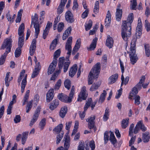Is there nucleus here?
I'll return each instance as SVG.
<instances>
[{"label":"nucleus","mask_w":150,"mask_h":150,"mask_svg":"<svg viewBox=\"0 0 150 150\" xmlns=\"http://www.w3.org/2000/svg\"><path fill=\"white\" fill-rule=\"evenodd\" d=\"M12 40L11 38H7L4 41L1 46V49H4L6 47V50L3 54L2 55L0 58V65H2L4 63L6 58L7 54L11 51L12 46Z\"/></svg>","instance_id":"f257e3e1"},{"label":"nucleus","mask_w":150,"mask_h":150,"mask_svg":"<svg viewBox=\"0 0 150 150\" xmlns=\"http://www.w3.org/2000/svg\"><path fill=\"white\" fill-rule=\"evenodd\" d=\"M131 24L126 21H123L122 25L121 35L125 41H127L131 35Z\"/></svg>","instance_id":"f03ea898"},{"label":"nucleus","mask_w":150,"mask_h":150,"mask_svg":"<svg viewBox=\"0 0 150 150\" xmlns=\"http://www.w3.org/2000/svg\"><path fill=\"white\" fill-rule=\"evenodd\" d=\"M64 57H60L59 59V62L58 64V67L59 70L56 71L52 75V77L50 78V80H54L60 73L61 69L63 67L64 65V72H66L68 70L69 66L70 64L69 62H65L64 63Z\"/></svg>","instance_id":"7ed1b4c3"},{"label":"nucleus","mask_w":150,"mask_h":150,"mask_svg":"<svg viewBox=\"0 0 150 150\" xmlns=\"http://www.w3.org/2000/svg\"><path fill=\"white\" fill-rule=\"evenodd\" d=\"M100 68V63H97L91 69L88 77L89 85L93 83V80L94 78L96 79L98 77Z\"/></svg>","instance_id":"20e7f679"},{"label":"nucleus","mask_w":150,"mask_h":150,"mask_svg":"<svg viewBox=\"0 0 150 150\" xmlns=\"http://www.w3.org/2000/svg\"><path fill=\"white\" fill-rule=\"evenodd\" d=\"M38 15L35 13L34 16L32 17L31 24L30 27L32 26V24H34V27L35 30V35L36 38H38V34L40 33V25L38 21Z\"/></svg>","instance_id":"39448f33"},{"label":"nucleus","mask_w":150,"mask_h":150,"mask_svg":"<svg viewBox=\"0 0 150 150\" xmlns=\"http://www.w3.org/2000/svg\"><path fill=\"white\" fill-rule=\"evenodd\" d=\"M72 38L71 37L69 38L65 45V50L68 51L67 53L68 56L66 57L67 60L69 61V58L71 52V46Z\"/></svg>","instance_id":"423d86ee"},{"label":"nucleus","mask_w":150,"mask_h":150,"mask_svg":"<svg viewBox=\"0 0 150 150\" xmlns=\"http://www.w3.org/2000/svg\"><path fill=\"white\" fill-rule=\"evenodd\" d=\"M41 109V108L40 106H38L37 107L36 110L35 112L30 123L29 126H32L37 120L40 114Z\"/></svg>","instance_id":"0eeeda50"},{"label":"nucleus","mask_w":150,"mask_h":150,"mask_svg":"<svg viewBox=\"0 0 150 150\" xmlns=\"http://www.w3.org/2000/svg\"><path fill=\"white\" fill-rule=\"evenodd\" d=\"M58 99L61 101L66 103H69L71 101L73 97L69 95V96L64 94L61 93L58 96Z\"/></svg>","instance_id":"6e6552de"},{"label":"nucleus","mask_w":150,"mask_h":150,"mask_svg":"<svg viewBox=\"0 0 150 150\" xmlns=\"http://www.w3.org/2000/svg\"><path fill=\"white\" fill-rule=\"evenodd\" d=\"M86 87L83 86L81 88V91L79 95V98H78L77 101L81 102L82 100H85L87 97L88 95L86 93Z\"/></svg>","instance_id":"1a4fd4ad"},{"label":"nucleus","mask_w":150,"mask_h":150,"mask_svg":"<svg viewBox=\"0 0 150 150\" xmlns=\"http://www.w3.org/2000/svg\"><path fill=\"white\" fill-rule=\"evenodd\" d=\"M129 57L131 64H134L138 59L137 54H136V50H130Z\"/></svg>","instance_id":"9d476101"},{"label":"nucleus","mask_w":150,"mask_h":150,"mask_svg":"<svg viewBox=\"0 0 150 150\" xmlns=\"http://www.w3.org/2000/svg\"><path fill=\"white\" fill-rule=\"evenodd\" d=\"M97 103V101L94 102H92V100L91 98H90L88 99V101H86V104L84 107V111L86 112L88 108L91 106V110H93Z\"/></svg>","instance_id":"9b49d317"},{"label":"nucleus","mask_w":150,"mask_h":150,"mask_svg":"<svg viewBox=\"0 0 150 150\" xmlns=\"http://www.w3.org/2000/svg\"><path fill=\"white\" fill-rule=\"evenodd\" d=\"M65 18L66 20L69 23H72L74 21V16L70 11H68L66 12L65 15Z\"/></svg>","instance_id":"f8f14e48"},{"label":"nucleus","mask_w":150,"mask_h":150,"mask_svg":"<svg viewBox=\"0 0 150 150\" xmlns=\"http://www.w3.org/2000/svg\"><path fill=\"white\" fill-rule=\"evenodd\" d=\"M57 61L56 59L53 60L52 63L50 65L48 69L47 74H51L55 70L57 64Z\"/></svg>","instance_id":"ddd939ff"},{"label":"nucleus","mask_w":150,"mask_h":150,"mask_svg":"<svg viewBox=\"0 0 150 150\" xmlns=\"http://www.w3.org/2000/svg\"><path fill=\"white\" fill-rule=\"evenodd\" d=\"M64 138L65 139L64 148L63 147H60L58 148L61 149L62 150H68L70 144V140L69 137L68 136L65 135Z\"/></svg>","instance_id":"4468645a"},{"label":"nucleus","mask_w":150,"mask_h":150,"mask_svg":"<svg viewBox=\"0 0 150 150\" xmlns=\"http://www.w3.org/2000/svg\"><path fill=\"white\" fill-rule=\"evenodd\" d=\"M95 117H96L92 115L86 120V122H88V127L90 129H91L94 127L95 125L94 120L95 119Z\"/></svg>","instance_id":"2eb2a0df"},{"label":"nucleus","mask_w":150,"mask_h":150,"mask_svg":"<svg viewBox=\"0 0 150 150\" xmlns=\"http://www.w3.org/2000/svg\"><path fill=\"white\" fill-rule=\"evenodd\" d=\"M67 0H61L60 5L58 6L57 13L58 14H61L63 11L64 6Z\"/></svg>","instance_id":"dca6fc26"},{"label":"nucleus","mask_w":150,"mask_h":150,"mask_svg":"<svg viewBox=\"0 0 150 150\" xmlns=\"http://www.w3.org/2000/svg\"><path fill=\"white\" fill-rule=\"evenodd\" d=\"M36 40L35 39H33L30 48V55H33L36 48Z\"/></svg>","instance_id":"f3484780"},{"label":"nucleus","mask_w":150,"mask_h":150,"mask_svg":"<svg viewBox=\"0 0 150 150\" xmlns=\"http://www.w3.org/2000/svg\"><path fill=\"white\" fill-rule=\"evenodd\" d=\"M142 23H138L136 29V36L137 38H140V36L142 35Z\"/></svg>","instance_id":"a211bd4d"},{"label":"nucleus","mask_w":150,"mask_h":150,"mask_svg":"<svg viewBox=\"0 0 150 150\" xmlns=\"http://www.w3.org/2000/svg\"><path fill=\"white\" fill-rule=\"evenodd\" d=\"M54 90L51 89L49 90L46 94V100L47 102L51 101L54 97Z\"/></svg>","instance_id":"6ab92c4d"},{"label":"nucleus","mask_w":150,"mask_h":150,"mask_svg":"<svg viewBox=\"0 0 150 150\" xmlns=\"http://www.w3.org/2000/svg\"><path fill=\"white\" fill-rule=\"evenodd\" d=\"M111 15L109 11H108L106 15V18L105 20V26L108 27L110 24L111 21Z\"/></svg>","instance_id":"aec40b11"},{"label":"nucleus","mask_w":150,"mask_h":150,"mask_svg":"<svg viewBox=\"0 0 150 150\" xmlns=\"http://www.w3.org/2000/svg\"><path fill=\"white\" fill-rule=\"evenodd\" d=\"M72 30V28L71 26L69 27L64 32L62 36V39L65 40L70 34Z\"/></svg>","instance_id":"412c9836"},{"label":"nucleus","mask_w":150,"mask_h":150,"mask_svg":"<svg viewBox=\"0 0 150 150\" xmlns=\"http://www.w3.org/2000/svg\"><path fill=\"white\" fill-rule=\"evenodd\" d=\"M77 68L76 64H75L71 68L69 73L70 76L72 77L75 75L77 71Z\"/></svg>","instance_id":"4be33fe9"},{"label":"nucleus","mask_w":150,"mask_h":150,"mask_svg":"<svg viewBox=\"0 0 150 150\" xmlns=\"http://www.w3.org/2000/svg\"><path fill=\"white\" fill-rule=\"evenodd\" d=\"M59 104V101L58 100H53L50 104V109L52 110L56 108Z\"/></svg>","instance_id":"5701e85b"},{"label":"nucleus","mask_w":150,"mask_h":150,"mask_svg":"<svg viewBox=\"0 0 150 150\" xmlns=\"http://www.w3.org/2000/svg\"><path fill=\"white\" fill-rule=\"evenodd\" d=\"M118 77V74H117L112 75L109 78L108 83L111 84L114 83L117 79Z\"/></svg>","instance_id":"b1692460"},{"label":"nucleus","mask_w":150,"mask_h":150,"mask_svg":"<svg viewBox=\"0 0 150 150\" xmlns=\"http://www.w3.org/2000/svg\"><path fill=\"white\" fill-rule=\"evenodd\" d=\"M150 137L148 132H146L142 134V140L144 143H147L149 141Z\"/></svg>","instance_id":"393cba45"},{"label":"nucleus","mask_w":150,"mask_h":150,"mask_svg":"<svg viewBox=\"0 0 150 150\" xmlns=\"http://www.w3.org/2000/svg\"><path fill=\"white\" fill-rule=\"evenodd\" d=\"M27 74H25L24 78L22 81L21 90V91L22 93L24 92L25 86L27 84Z\"/></svg>","instance_id":"a878e982"},{"label":"nucleus","mask_w":150,"mask_h":150,"mask_svg":"<svg viewBox=\"0 0 150 150\" xmlns=\"http://www.w3.org/2000/svg\"><path fill=\"white\" fill-rule=\"evenodd\" d=\"M97 39L95 38L93 40V41L90 45V47L88 48V50H92L94 49L96 47V42L97 41Z\"/></svg>","instance_id":"bb28decb"},{"label":"nucleus","mask_w":150,"mask_h":150,"mask_svg":"<svg viewBox=\"0 0 150 150\" xmlns=\"http://www.w3.org/2000/svg\"><path fill=\"white\" fill-rule=\"evenodd\" d=\"M122 11L121 9L117 8L116 12V19L118 21H120L122 17Z\"/></svg>","instance_id":"cd10ccee"},{"label":"nucleus","mask_w":150,"mask_h":150,"mask_svg":"<svg viewBox=\"0 0 150 150\" xmlns=\"http://www.w3.org/2000/svg\"><path fill=\"white\" fill-rule=\"evenodd\" d=\"M67 108L66 106L62 107L61 109L59 112V116L61 117L64 118L66 114L67 111Z\"/></svg>","instance_id":"c85d7f7f"},{"label":"nucleus","mask_w":150,"mask_h":150,"mask_svg":"<svg viewBox=\"0 0 150 150\" xmlns=\"http://www.w3.org/2000/svg\"><path fill=\"white\" fill-rule=\"evenodd\" d=\"M113 41L112 38H108L106 40V45L109 48H112L113 46Z\"/></svg>","instance_id":"c756f323"},{"label":"nucleus","mask_w":150,"mask_h":150,"mask_svg":"<svg viewBox=\"0 0 150 150\" xmlns=\"http://www.w3.org/2000/svg\"><path fill=\"white\" fill-rule=\"evenodd\" d=\"M28 132H25L22 134V136L21 138L22 144H24L25 143L28 137Z\"/></svg>","instance_id":"7c9ffc66"},{"label":"nucleus","mask_w":150,"mask_h":150,"mask_svg":"<svg viewBox=\"0 0 150 150\" xmlns=\"http://www.w3.org/2000/svg\"><path fill=\"white\" fill-rule=\"evenodd\" d=\"M137 38H133L131 41V43L130 50H136V45Z\"/></svg>","instance_id":"2f4dec72"},{"label":"nucleus","mask_w":150,"mask_h":150,"mask_svg":"<svg viewBox=\"0 0 150 150\" xmlns=\"http://www.w3.org/2000/svg\"><path fill=\"white\" fill-rule=\"evenodd\" d=\"M107 94V92L105 90L103 91V92L101 94L98 102L102 103L104 100L105 99L106 96Z\"/></svg>","instance_id":"473e14b6"},{"label":"nucleus","mask_w":150,"mask_h":150,"mask_svg":"<svg viewBox=\"0 0 150 150\" xmlns=\"http://www.w3.org/2000/svg\"><path fill=\"white\" fill-rule=\"evenodd\" d=\"M110 132L111 133L110 135V140L111 143L114 145L117 142V140L114 133L111 131Z\"/></svg>","instance_id":"72a5a7b5"},{"label":"nucleus","mask_w":150,"mask_h":150,"mask_svg":"<svg viewBox=\"0 0 150 150\" xmlns=\"http://www.w3.org/2000/svg\"><path fill=\"white\" fill-rule=\"evenodd\" d=\"M24 36H19L18 38V45L19 47L21 48L24 44Z\"/></svg>","instance_id":"f704fd0d"},{"label":"nucleus","mask_w":150,"mask_h":150,"mask_svg":"<svg viewBox=\"0 0 150 150\" xmlns=\"http://www.w3.org/2000/svg\"><path fill=\"white\" fill-rule=\"evenodd\" d=\"M63 125L62 124H60L56 126L53 130V131H55L57 134L60 133L62 130Z\"/></svg>","instance_id":"c9c22d12"},{"label":"nucleus","mask_w":150,"mask_h":150,"mask_svg":"<svg viewBox=\"0 0 150 150\" xmlns=\"http://www.w3.org/2000/svg\"><path fill=\"white\" fill-rule=\"evenodd\" d=\"M138 89L136 87H134L132 90V91L130 93V96L131 97L130 98V99H132L131 97H133L134 96H135L137 95V94L138 93Z\"/></svg>","instance_id":"e433bc0d"},{"label":"nucleus","mask_w":150,"mask_h":150,"mask_svg":"<svg viewBox=\"0 0 150 150\" xmlns=\"http://www.w3.org/2000/svg\"><path fill=\"white\" fill-rule=\"evenodd\" d=\"M144 47L146 54V56L148 57L150 54L149 46V44H146L144 45Z\"/></svg>","instance_id":"4c0bfd02"},{"label":"nucleus","mask_w":150,"mask_h":150,"mask_svg":"<svg viewBox=\"0 0 150 150\" xmlns=\"http://www.w3.org/2000/svg\"><path fill=\"white\" fill-rule=\"evenodd\" d=\"M71 81L68 79H66L64 82V85L65 87L69 90L71 86Z\"/></svg>","instance_id":"58836bf2"},{"label":"nucleus","mask_w":150,"mask_h":150,"mask_svg":"<svg viewBox=\"0 0 150 150\" xmlns=\"http://www.w3.org/2000/svg\"><path fill=\"white\" fill-rule=\"evenodd\" d=\"M46 119L45 118H43L40 122L39 124L40 128L41 129H42L46 124Z\"/></svg>","instance_id":"ea45409f"},{"label":"nucleus","mask_w":150,"mask_h":150,"mask_svg":"<svg viewBox=\"0 0 150 150\" xmlns=\"http://www.w3.org/2000/svg\"><path fill=\"white\" fill-rule=\"evenodd\" d=\"M57 42V39H55L52 41L50 46V50H53L54 49L56 46Z\"/></svg>","instance_id":"a19ab883"},{"label":"nucleus","mask_w":150,"mask_h":150,"mask_svg":"<svg viewBox=\"0 0 150 150\" xmlns=\"http://www.w3.org/2000/svg\"><path fill=\"white\" fill-rule=\"evenodd\" d=\"M99 2L98 1L95 2L94 8L93 9V12L95 14H97L99 12Z\"/></svg>","instance_id":"79ce46f5"},{"label":"nucleus","mask_w":150,"mask_h":150,"mask_svg":"<svg viewBox=\"0 0 150 150\" xmlns=\"http://www.w3.org/2000/svg\"><path fill=\"white\" fill-rule=\"evenodd\" d=\"M63 132H61L57 136L56 143L58 144L60 143L61 140L63 136Z\"/></svg>","instance_id":"37998d69"},{"label":"nucleus","mask_w":150,"mask_h":150,"mask_svg":"<svg viewBox=\"0 0 150 150\" xmlns=\"http://www.w3.org/2000/svg\"><path fill=\"white\" fill-rule=\"evenodd\" d=\"M129 119L123 120L122 122V127L123 128H125L128 125Z\"/></svg>","instance_id":"c03bdc74"},{"label":"nucleus","mask_w":150,"mask_h":150,"mask_svg":"<svg viewBox=\"0 0 150 150\" xmlns=\"http://www.w3.org/2000/svg\"><path fill=\"white\" fill-rule=\"evenodd\" d=\"M134 104L136 105H138L140 104V97L138 95L134 96Z\"/></svg>","instance_id":"a18cd8bd"},{"label":"nucleus","mask_w":150,"mask_h":150,"mask_svg":"<svg viewBox=\"0 0 150 150\" xmlns=\"http://www.w3.org/2000/svg\"><path fill=\"white\" fill-rule=\"evenodd\" d=\"M61 53L60 49H58L55 51L54 54L53 60L56 59L57 61V59L60 56Z\"/></svg>","instance_id":"49530a36"},{"label":"nucleus","mask_w":150,"mask_h":150,"mask_svg":"<svg viewBox=\"0 0 150 150\" xmlns=\"http://www.w3.org/2000/svg\"><path fill=\"white\" fill-rule=\"evenodd\" d=\"M21 48L18 47L15 50V56L16 57H18L21 55Z\"/></svg>","instance_id":"de8ad7c7"},{"label":"nucleus","mask_w":150,"mask_h":150,"mask_svg":"<svg viewBox=\"0 0 150 150\" xmlns=\"http://www.w3.org/2000/svg\"><path fill=\"white\" fill-rule=\"evenodd\" d=\"M100 86V85L97 83H93L90 89V90L91 91H95Z\"/></svg>","instance_id":"09e8293b"},{"label":"nucleus","mask_w":150,"mask_h":150,"mask_svg":"<svg viewBox=\"0 0 150 150\" xmlns=\"http://www.w3.org/2000/svg\"><path fill=\"white\" fill-rule=\"evenodd\" d=\"M134 18V15L133 13H130L127 17V20L126 21L127 22H129L131 24L133 22Z\"/></svg>","instance_id":"8fccbe9b"},{"label":"nucleus","mask_w":150,"mask_h":150,"mask_svg":"<svg viewBox=\"0 0 150 150\" xmlns=\"http://www.w3.org/2000/svg\"><path fill=\"white\" fill-rule=\"evenodd\" d=\"M92 25V22L91 20H89L88 23L85 26V30L88 31L91 29Z\"/></svg>","instance_id":"3c124183"},{"label":"nucleus","mask_w":150,"mask_h":150,"mask_svg":"<svg viewBox=\"0 0 150 150\" xmlns=\"http://www.w3.org/2000/svg\"><path fill=\"white\" fill-rule=\"evenodd\" d=\"M109 114L108 110L106 109L105 111L104 115L103 116V120L106 121L108 119Z\"/></svg>","instance_id":"603ef678"},{"label":"nucleus","mask_w":150,"mask_h":150,"mask_svg":"<svg viewBox=\"0 0 150 150\" xmlns=\"http://www.w3.org/2000/svg\"><path fill=\"white\" fill-rule=\"evenodd\" d=\"M25 73V70H23L20 73L19 77L18 78V82L19 83V85L20 84V82L22 79V77L24 76Z\"/></svg>","instance_id":"864d4df0"},{"label":"nucleus","mask_w":150,"mask_h":150,"mask_svg":"<svg viewBox=\"0 0 150 150\" xmlns=\"http://www.w3.org/2000/svg\"><path fill=\"white\" fill-rule=\"evenodd\" d=\"M134 127V125L133 124H132L130 125L129 129V135L130 136H132L133 135V129Z\"/></svg>","instance_id":"5fc2aeb1"},{"label":"nucleus","mask_w":150,"mask_h":150,"mask_svg":"<svg viewBox=\"0 0 150 150\" xmlns=\"http://www.w3.org/2000/svg\"><path fill=\"white\" fill-rule=\"evenodd\" d=\"M32 106V102L31 101H29L27 104L26 108V112L28 113L31 109Z\"/></svg>","instance_id":"6e6d98bb"},{"label":"nucleus","mask_w":150,"mask_h":150,"mask_svg":"<svg viewBox=\"0 0 150 150\" xmlns=\"http://www.w3.org/2000/svg\"><path fill=\"white\" fill-rule=\"evenodd\" d=\"M64 26V24L63 23L61 22L59 23L58 24L57 28L58 31L59 32H61L62 31V30L63 29Z\"/></svg>","instance_id":"4d7b16f0"},{"label":"nucleus","mask_w":150,"mask_h":150,"mask_svg":"<svg viewBox=\"0 0 150 150\" xmlns=\"http://www.w3.org/2000/svg\"><path fill=\"white\" fill-rule=\"evenodd\" d=\"M139 125L140 126V129L142 130L143 132H144L146 130V128L145 127L144 125L142 123V121L140 120L139 121Z\"/></svg>","instance_id":"13d9d810"},{"label":"nucleus","mask_w":150,"mask_h":150,"mask_svg":"<svg viewBox=\"0 0 150 150\" xmlns=\"http://www.w3.org/2000/svg\"><path fill=\"white\" fill-rule=\"evenodd\" d=\"M39 71H40L38 70V69H36V68H35L33 72L31 77L33 78H34L36 77L38 74Z\"/></svg>","instance_id":"bf43d9fd"},{"label":"nucleus","mask_w":150,"mask_h":150,"mask_svg":"<svg viewBox=\"0 0 150 150\" xmlns=\"http://www.w3.org/2000/svg\"><path fill=\"white\" fill-rule=\"evenodd\" d=\"M140 127L139 125V122H138L137 123L134 129V133L135 134L137 133L138 132L139 130H140Z\"/></svg>","instance_id":"052dcab7"},{"label":"nucleus","mask_w":150,"mask_h":150,"mask_svg":"<svg viewBox=\"0 0 150 150\" xmlns=\"http://www.w3.org/2000/svg\"><path fill=\"white\" fill-rule=\"evenodd\" d=\"M109 139L108 132L106 131L104 133V142L106 144Z\"/></svg>","instance_id":"680f3d73"},{"label":"nucleus","mask_w":150,"mask_h":150,"mask_svg":"<svg viewBox=\"0 0 150 150\" xmlns=\"http://www.w3.org/2000/svg\"><path fill=\"white\" fill-rule=\"evenodd\" d=\"M21 120V117L20 115H17L15 116L14 118V121L16 123H18L20 122Z\"/></svg>","instance_id":"e2e57ef3"},{"label":"nucleus","mask_w":150,"mask_h":150,"mask_svg":"<svg viewBox=\"0 0 150 150\" xmlns=\"http://www.w3.org/2000/svg\"><path fill=\"white\" fill-rule=\"evenodd\" d=\"M130 8L132 10H135L136 7L137 5V2H134L133 1H131Z\"/></svg>","instance_id":"0e129e2a"},{"label":"nucleus","mask_w":150,"mask_h":150,"mask_svg":"<svg viewBox=\"0 0 150 150\" xmlns=\"http://www.w3.org/2000/svg\"><path fill=\"white\" fill-rule=\"evenodd\" d=\"M89 13V11L88 9H86L84 12L81 15V18H86L88 15Z\"/></svg>","instance_id":"69168bd1"},{"label":"nucleus","mask_w":150,"mask_h":150,"mask_svg":"<svg viewBox=\"0 0 150 150\" xmlns=\"http://www.w3.org/2000/svg\"><path fill=\"white\" fill-rule=\"evenodd\" d=\"M61 83L62 81L61 80H59L55 85L54 88L55 89H58L61 86Z\"/></svg>","instance_id":"338daca9"},{"label":"nucleus","mask_w":150,"mask_h":150,"mask_svg":"<svg viewBox=\"0 0 150 150\" xmlns=\"http://www.w3.org/2000/svg\"><path fill=\"white\" fill-rule=\"evenodd\" d=\"M145 25L147 31L150 30V23L148 22L147 20L145 21Z\"/></svg>","instance_id":"774afa93"}]
</instances>
